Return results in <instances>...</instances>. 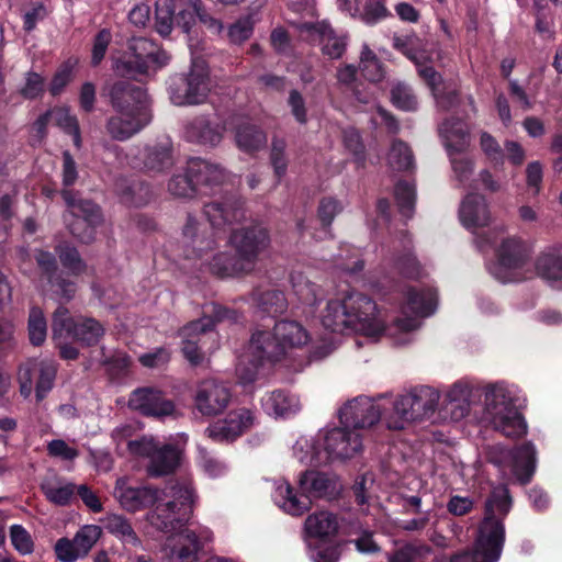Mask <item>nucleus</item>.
I'll list each match as a JSON object with an SVG mask.
<instances>
[{
	"instance_id": "obj_64",
	"label": "nucleus",
	"mask_w": 562,
	"mask_h": 562,
	"mask_svg": "<svg viewBox=\"0 0 562 562\" xmlns=\"http://www.w3.org/2000/svg\"><path fill=\"white\" fill-rule=\"evenodd\" d=\"M199 463L204 473L210 477H218L227 471L226 464L207 452L204 448H199Z\"/></svg>"
},
{
	"instance_id": "obj_8",
	"label": "nucleus",
	"mask_w": 562,
	"mask_h": 562,
	"mask_svg": "<svg viewBox=\"0 0 562 562\" xmlns=\"http://www.w3.org/2000/svg\"><path fill=\"white\" fill-rule=\"evenodd\" d=\"M57 373V363L50 359H30L21 364L18 372L20 393L29 397L34 387L36 400L42 401L53 389Z\"/></svg>"
},
{
	"instance_id": "obj_28",
	"label": "nucleus",
	"mask_w": 562,
	"mask_h": 562,
	"mask_svg": "<svg viewBox=\"0 0 562 562\" xmlns=\"http://www.w3.org/2000/svg\"><path fill=\"white\" fill-rule=\"evenodd\" d=\"M440 136L449 155L461 154L470 145V134L464 122L447 120L439 127Z\"/></svg>"
},
{
	"instance_id": "obj_31",
	"label": "nucleus",
	"mask_w": 562,
	"mask_h": 562,
	"mask_svg": "<svg viewBox=\"0 0 562 562\" xmlns=\"http://www.w3.org/2000/svg\"><path fill=\"white\" fill-rule=\"evenodd\" d=\"M204 213L215 227L239 222L244 217L241 205L236 201L211 202L205 205Z\"/></svg>"
},
{
	"instance_id": "obj_23",
	"label": "nucleus",
	"mask_w": 562,
	"mask_h": 562,
	"mask_svg": "<svg viewBox=\"0 0 562 562\" xmlns=\"http://www.w3.org/2000/svg\"><path fill=\"white\" fill-rule=\"evenodd\" d=\"M247 353L257 362L273 363L282 358V348L274 339V331L258 330L251 336Z\"/></svg>"
},
{
	"instance_id": "obj_59",
	"label": "nucleus",
	"mask_w": 562,
	"mask_h": 562,
	"mask_svg": "<svg viewBox=\"0 0 562 562\" xmlns=\"http://www.w3.org/2000/svg\"><path fill=\"white\" fill-rule=\"evenodd\" d=\"M416 192L415 187L401 181L395 186V199L403 215L409 217L413 213Z\"/></svg>"
},
{
	"instance_id": "obj_3",
	"label": "nucleus",
	"mask_w": 562,
	"mask_h": 562,
	"mask_svg": "<svg viewBox=\"0 0 562 562\" xmlns=\"http://www.w3.org/2000/svg\"><path fill=\"white\" fill-rule=\"evenodd\" d=\"M321 322L333 333H356L372 340H378L386 329L376 303L355 290L340 291L329 299Z\"/></svg>"
},
{
	"instance_id": "obj_48",
	"label": "nucleus",
	"mask_w": 562,
	"mask_h": 562,
	"mask_svg": "<svg viewBox=\"0 0 562 562\" xmlns=\"http://www.w3.org/2000/svg\"><path fill=\"white\" fill-rule=\"evenodd\" d=\"M103 527L123 542L136 544L137 535L126 518L117 514H108L100 520Z\"/></svg>"
},
{
	"instance_id": "obj_52",
	"label": "nucleus",
	"mask_w": 562,
	"mask_h": 562,
	"mask_svg": "<svg viewBox=\"0 0 562 562\" xmlns=\"http://www.w3.org/2000/svg\"><path fill=\"white\" fill-rule=\"evenodd\" d=\"M360 69L362 75L372 82H378L384 77V70L375 54L364 45L360 56Z\"/></svg>"
},
{
	"instance_id": "obj_62",
	"label": "nucleus",
	"mask_w": 562,
	"mask_h": 562,
	"mask_svg": "<svg viewBox=\"0 0 562 562\" xmlns=\"http://www.w3.org/2000/svg\"><path fill=\"white\" fill-rule=\"evenodd\" d=\"M430 552L427 546L406 544L389 558L390 562H420Z\"/></svg>"
},
{
	"instance_id": "obj_18",
	"label": "nucleus",
	"mask_w": 562,
	"mask_h": 562,
	"mask_svg": "<svg viewBox=\"0 0 562 562\" xmlns=\"http://www.w3.org/2000/svg\"><path fill=\"white\" fill-rule=\"evenodd\" d=\"M502 458L491 454V460L499 465L510 468L513 475L522 484L530 481L536 469V449L532 443H525L515 451L501 450Z\"/></svg>"
},
{
	"instance_id": "obj_15",
	"label": "nucleus",
	"mask_w": 562,
	"mask_h": 562,
	"mask_svg": "<svg viewBox=\"0 0 562 562\" xmlns=\"http://www.w3.org/2000/svg\"><path fill=\"white\" fill-rule=\"evenodd\" d=\"M323 441L325 450L323 458H326V462L329 459L352 458L362 448L360 434L345 426L327 430Z\"/></svg>"
},
{
	"instance_id": "obj_41",
	"label": "nucleus",
	"mask_w": 562,
	"mask_h": 562,
	"mask_svg": "<svg viewBox=\"0 0 562 562\" xmlns=\"http://www.w3.org/2000/svg\"><path fill=\"white\" fill-rule=\"evenodd\" d=\"M237 147L245 153H254L262 149L267 144L266 134L257 126L243 123L235 132Z\"/></svg>"
},
{
	"instance_id": "obj_6",
	"label": "nucleus",
	"mask_w": 562,
	"mask_h": 562,
	"mask_svg": "<svg viewBox=\"0 0 562 562\" xmlns=\"http://www.w3.org/2000/svg\"><path fill=\"white\" fill-rule=\"evenodd\" d=\"M212 89L209 67L204 59L193 58L189 74L170 86V100L175 105H196L206 101Z\"/></svg>"
},
{
	"instance_id": "obj_58",
	"label": "nucleus",
	"mask_w": 562,
	"mask_h": 562,
	"mask_svg": "<svg viewBox=\"0 0 562 562\" xmlns=\"http://www.w3.org/2000/svg\"><path fill=\"white\" fill-rule=\"evenodd\" d=\"M101 535V527L97 525H86L77 531L74 539L77 547L79 548V551L87 555L91 548L100 539Z\"/></svg>"
},
{
	"instance_id": "obj_42",
	"label": "nucleus",
	"mask_w": 562,
	"mask_h": 562,
	"mask_svg": "<svg viewBox=\"0 0 562 562\" xmlns=\"http://www.w3.org/2000/svg\"><path fill=\"white\" fill-rule=\"evenodd\" d=\"M60 314L53 315L52 322V338L59 349V356L65 360H75L79 356V350L69 342L71 336L69 329H67L66 323L59 316Z\"/></svg>"
},
{
	"instance_id": "obj_20",
	"label": "nucleus",
	"mask_w": 562,
	"mask_h": 562,
	"mask_svg": "<svg viewBox=\"0 0 562 562\" xmlns=\"http://www.w3.org/2000/svg\"><path fill=\"white\" fill-rule=\"evenodd\" d=\"M54 314H63L59 316L66 323L65 327L69 329L71 339L85 346L97 344L104 334L103 326L97 319L81 316L71 317L69 311L64 306L57 307Z\"/></svg>"
},
{
	"instance_id": "obj_37",
	"label": "nucleus",
	"mask_w": 562,
	"mask_h": 562,
	"mask_svg": "<svg viewBox=\"0 0 562 562\" xmlns=\"http://www.w3.org/2000/svg\"><path fill=\"white\" fill-rule=\"evenodd\" d=\"M41 488L45 497L58 506L67 505L75 494V484L67 482L57 475H50L43 480Z\"/></svg>"
},
{
	"instance_id": "obj_29",
	"label": "nucleus",
	"mask_w": 562,
	"mask_h": 562,
	"mask_svg": "<svg viewBox=\"0 0 562 562\" xmlns=\"http://www.w3.org/2000/svg\"><path fill=\"white\" fill-rule=\"evenodd\" d=\"M300 487L306 498L330 497L337 492L336 483L326 474L306 471L300 479Z\"/></svg>"
},
{
	"instance_id": "obj_36",
	"label": "nucleus",
	"mask_w": 562,
	"mask_h": 562,
	"mask_svg": "<svg viewBox=\"0 0 562 562\" xmlns=\"http://www.w3.org/2000/svg\"><path fill=\"white\" fill-rule=\"evenodd\" d=\"M308 536L327 539L337 533L339 524L336 515L329 512H318L310 515L304 524Z\"/></svg>"
},
{
	"instance_id": "obj_55",
	"label": "nucleus",
	"mask_w": 562,
	"mask_h": 562,
	"mask_svg": "<svg viewBox=\"0 0 562 562\" xmlns=\"http://www.w3.org/2000/svg\"><path fill=\"white\" fill-rule=\"evenodd\" d=\"M59 259L64 268H66L71 274L79 276L87 269L86 263L79 256L77 249L69 245H60L57 248Z\"/></svg>"
},
{
	"instance_id": "obj_45",
	"label": "nucleus",
	"mask_w": 562,
	"mask_h": 562,
	"mask_svg": "<svg viewBox=\"0 0 562 562\" xmlns=\"http://www.w3.org/2000/svg\"><path fill=\"white\" fill-rule=\"evenodd\" d=\"M168 191L178 199H192L198 193V187L194 176L189 172V162L187 167L175 173L168 182Z\"/></svg>"
},
{
	"instance_id": "obj_60",
	"label": "nucleus",
	"mask_w": 562,
	"mask_h": 562,
	"mask_svg": "<svg viewBox=\"0 0 562 562\" xmlns=\"http://www.w3.org/2000/svg\"><path fill=\"white\" fill-rule=\"evenodd\" d=\"M260 307L272 315L281 314L286 310V300L279 290H268L258 299Z\"/></svg>"
},
{
	"instance_id": "obj_46",
	"label": "nucleus",
	"mask_w": 562,
	"mask_h": 562,
	"mask_svg": "<svg viewBox=\"0 0 562 562\" xmlns=\"http://www.w3.org/2000/svg\"><path fill=\"white\" fill-rule=\"evenodd\" d=\"M169 55L156 43L143 40V75L150 76L165 67Z\"/></svg>"
},
{
	"instance_id": "obj_11",
	"label": "nucleus",
	"mask_w": 562,
	"mask_h": 562,
	"mask_svg": "<svg viewBox=\"0 0 562 562\" xmlns=\"http://www.w3.org/2000/svg\"><path fill=\"white\" fill-rule=\"evenodd\" d=\"M295 29L302 41L318 45L322 54L327 58L339 59L342 57L347 47V38L344 35H338L326 20L297 23Z\"/></svg>"
},
{
	"instance_id": "obj_40",
	"label": "nucleus",
	"mask_w": 562,
	"mask_h": 562,
	"mask_svg": "<svg viewBox=\"0 0 562 562\" xmlns=\"http://www.w3.org/2000/svg\"><path fill=\"white\" fill-rule=\"evenodd\" d=\"M537 273L547 280L562 279V247H552L543 251L536 261Z\"/></svg>"
},
{
	"instance_id": "obj_25",
	"label": "nucleus",
	"mask_w": 562,
	"mask_h": 562,
	"mask_svg": "<svg viewBox=\"0 0 562 562\" xmlns=\"http://www.w3.org/2000/svg\"><path fill=\"white\" fill-rule=\"evenodd\" d=\"M274 339L282 348V357L291 349H297L307 344L310 336L297 322L281 321L274 325Z\"/></svg>"
},
{
	"instance_id": "obj_33",
	"label": "nucleus",
	"mask_w": 562,
	"mask_h": 562,
	"mask_svg": "<svg viewBox=\"0 0 562 562\" xmlns=\"http://www.w3.org/2000/svg\"><path fill=\"white\" fill-rule=\"evenodd\" d=\"M47 122L54 123L55 125L63 128L66 133L72 135L74 144L76 147L81 146L78 121L76 116L70 114L67 108H56L48 111L36 121L35 125L37 126L38 131H42L46 126Z\"/></svg>"
},
{
	"instance_id": "obj_2",
	"label": "nucleus",
	"mask_w": 562,
	"mask_h": 562,
	"mask_svg": "<svg viewBox=\"0 0 562 562\" xmlns=\"http://www.w3.org/2000/svg\"><path fill=\"white\" fill-rule=\"evenodd\" d=\"M182 236L184 256L188 259L207 261L211 271L222 278L252 272L259 254L269 246L270 241L267 229L260 225L238 227L232 231L227 241L234 255L218 252L209 261V254L216 245L212 231L202 228L194 217L188 216Z\"/></svg>"
},
{
	"instance_id": "obj_26",
	"label": "nucleus",
	"mask_w": 562,
	"mask_h": 562,
	"mask_svg": "<svg viewBox=\"0 0 562 562\" xmlns=\"http://www.w3.org/2000/svg\"><path fill=\"white\" fill-rule=\"evenodd\" d=\"M529 248L516 237L504 238L497 249L499 269L517 270L529 257Z\"/></svg>"
},
{
	"instance_id": "obj_38",
	"label": "nucleus",
	"mask_w": 562,
	"mask_h": 562,
	"mask_svg": "<svg viewBox=\"0 0 562 562\" xmlns=\"http://www.w3.org/2000/svg\"><path fill=\"white\" fill-rule=\"evenodd\" d=\"M114 497L128 512L140 508V488L137 480L128 476L119 477L114 487Z\"/></svg>"
},
{
	"instance_id": "obj_19",
	"label": "nucleus",
	"mask_w": 562,
	"mask_h": 562,
	"mask_svg": "<svg viewBox=\"0 0 562 562\" xmlns=\"http://www.w3.org/2000/svg\"><path fill=\"white\" fill-rule=\"evenodd\" d=\"M386 404L384 423L389 429L402 430L414 422H418V414L412 391L397 395L394 400L382 397Z\"/></svg>"
},
{
	"instance_id": "obj_13",
	"label": "nucleus",
	"mask_w": 562,
	"mask_h": 562,
	"mask_svg": "<svg viewBox=\"0 0 562 562\" xmlns=\"http://www.w3.org/2000/svg\"><path fill=\"white\" fill-rule=\"evenodd\" d=\"M231 401V389L216 379H205L195 387L194 406L203 416L221 414L228 407Z\"/></svg>"
},
{
	"instance_id": "obj_12",
	"label": "nucleus",
	"mask_w": 562,
	"mask_h": 562,
	"mask_svg": "<svg viewBox=\"0 0 562 562\" xmlns=\"http://www.w3.org/2000/svg\"><path fill=\"white\" fill-rule=\"evenodd\" d=\"M386 408L382 398L373 401L369 397L359 396L346 403L339 411V422L341 426L359 432L361 429L372 427L380 419L384 420Z\"/></svg>"
},
{
	"instance_id": "obj_17",
	"label": "nucleus",
	"mask_w": 562,
	"mask_h": 562,
	"mask_svg": "<svg viewBox=\"0 0 562 562\" xmlns=\"http://www.w3.org/2000/svg\"><path fill=\"white\" fill-rule=\"evenodd\" d=\"M214 327V321L204 316L191 322L180 330L181 351L191 366H200L204 361V353L201 351L202 337Z\"/></svg>"
},
{
	"instance_id": "obj_30",
	"label": "nucleus",
	"mask_w": 562,
	"mask_h": 562,
	"mask_svg": "<svg viewBox=\"0 0 562 562\" xmlns=\"http://www.w3.org/2000/svg\"><path fill=\"white\" fill-rule=\"evenodd\" d=\"M223 131L220 125H211L205 116H199L187 124L184 133L190 142L216 146L223 138Z\"/></svg>"
},
{
	"instance_id": "obj_54",
	"label": "nucleus",
	"mask_w": 562,
	"mask_h": 562,
	"mask_svg": "<svg viewBox=\"0 0 562 562\" xmlns=\"http://www.w3.org/2000/svg\"><path fill=\"white\" fill-rule=\"evenodd\" d=\"M293 451L295 457L302 463L318 465L326 462V458H323V453L315 449L312 439L300 438L295 442Z\"/></svg>"
},
{
	"instance_id": "obj_35",
	"label": "nucleus",
	"mask_w": 562,
	"mask_h": 562,
	"mask_svg": "<svg viewBox=\"0 0 562 562\" xmlns=\"http://www.w3.org/2000/svg\"><path fill=\"white\" fill-rule=\"evenodd\" d=\"M139 90L124 81L115 83L111 90L113 106L122 114L138 115Z\"/></svg>"
},
{
	"instance_id": "obj_50",
	"label": "nucleus",
	"mask_w": 562,
	"mask_h": 562,
	"mask_svg": "<svg viewBox=\"0 0 562 562\" xmlns=\"http://www.w3.org/2000/svg\"><path fill=\"white\" fill-rule=\"evenodd\" d=\"M413 155L409 147L401 142L394 140L387 155V164L394 170H408L413 166Z\"/></svg>"
},
{
	"instance_id": "obj_57",
	"label": "nucleus",
	"mask_w": 562,
	"mask_h": 562,
	"mask_svg": "<svg viewBox=\"0 0 562 562\" xmlns=\"http://www.w3.org/2000/svg\"><path fill=\"white\" fill-rule=\"evenodd\" d=\"M262 366L265 364L257 362L256 359L246 352L241 356L236 368L238 381L244 385L255 382L258 379L259 369Z\"/></svg>"
},
{
	"instance_id": "obj_47",
	"label": "nucleus",
	"mask_w": 562,
	"mask_h": 562,
	"mask_svg": "<svg viewBox=\"0 0 562 562\" xmlns=\"http://www.w3.org/2000/svg\"><path fill=\"white\" fill-rule=\"evenodd\" d=\"M136 38L132 37L128 43L132 55L125 53L122 57L114 59V71L122 78L137 79L140 74V60L136 54Z\"/></svg>"
},
{
	"instance_id": "obj_22",
	"label": "nucleus",
	"mask_w": 562,
	"mask_h": 562,
	"mask_svg": "<svg viewBox=\"0 0 562 562\" xmlns=\"http://www.w3.org/2000/svg\"><path fill=\"white\" fill-rule=\"evenodd\" d=\"M472 387L463 382H456L445 394L442 411L452 420H460L470 412Z\"/></svg>"
},
{
	"instance_id": "obj_21",
	"label": "nucleus",
	"mask_w": 562,
	"mask_h": 562,
	"mask_svg": "<svg viewBox=\"0 0 562 562\" xmlns=\"http://www.w3.org/2000/svg\"><path fill=\"white\" fill-rule=\"evenodd\" d=\"M459 218L461 224L469 231L488 225L491 212L485 196L479 193L468 194L461 202Z\"/></svg>"
},
{
	"instance_id": "obj_14",
	"label": "nucleus",
	"mask_w": 562,
	"mask_h": 562,
	"mask_svg": "<svg viewBox=\"0 0 562 562\" xmlns=\"http://www.w3.org/2000/svg\"><path fill=\"white\" fill-rule=\"evenodd\" d=\"M149 459L147 472L150 476H162L173 472L180 464L182 450L175 445H161L154 438L143 437V456Z\"/></svg>"
},
{
	"instance_id": "obj_61",
	"label": "nucleus",
	"mask_w": 562,
	"mask_h": 562,
	"mask_svg": "<svg viewBox=\"0 0 562 562\" xmlns=\"http://www.w3.org/2000/svg\"><path fill=\"white\" fill-rule=\"evenodd\" d=\"M392 100L402 110L413 111L417 109V99L407 85H395L392 89Z\"/></svg>"
},
{
	"instance_id": "obj_7",
	"label": "nucleus",
	"mask_w": 562,
	"mask_h": 562,
	"mask_svg": "<svg viewBox=\"0 0 562 562\" xmlns=\"http://www.w3.org/2000/svg\"><path fill=\"white\" fill-rule=\"evenodd\" d=\"M61 196L69 207V215L75 217L70 222L68 215H65L71 234L83 243L91 241L94 228L103 221L100 207L91 201L76 200L75 193L70 190H63Z\"/></svg>"
},
{
	"instance_id": "obj_24",
	"label": "nucleus",
	"mask_w": 562,
	"mask_h": 562,
	"mask_svg": "<svg viewBox=\"0 0 562 562\" xmlns=\"http://www.w3.org/2000/svg\"><path fill=\"white\" fill-rule=\"evenodd\" d=\"M189 172L194 176L198 189L200 187L213 188L229 179V173L223 167L201 158L189 160Z\"/></svg>"
},
{
	"instance_id": "obj_51",
	"label": "nucleus",
	"mask_w": 562,
	"mask_h": 562,
	"mask_svg": "<svg viewBox=\"0 0 562 562\" xmlns=\"http://www.w3.org/2000/svg\"><path fill=\"white\" fill-rule=\"evenodd\" d=\"M390 15L384 1L369 0L353 18H358L368 25H374Z\"/></svg>"
},
{
	"instance_id": "obj_1",
	"label": "nucleus",
	"mask_w": 562,
	"mask_h": 562,
	"mask_svg": "<svg viewBox=\"0 0 562 562\" xmlns=\"http://www.w3.org/2000/svg\"><path fill=\"white\" fill-rule=\"evenodd\" d=\"M194 491L190 483H177L169 492L143 486V509L151 508L147 519L157 529L169 533L164 544L167 562H198L202 550L201 539L209 540L206 533L198 535L186 526L192 515ZM205 562H231L214 557Z\"/></svg>"
},
{
	"instance_id": "obj_9",
	"label": "nucleus",
	"mask_w": 562,
	"mask_h": 562,
	"mask_svg": "<svg viewBox=\"0 0 562 562\" xmlns=\"http://www.w3.org/2000/svg\"><path fill=\"white\" fill-rule=\"evenodd\" d=\"M436 293L432 290L408 289L405 293V303L402 307V316L393 326L396 334H409L420 326V318L435 312Z\"/></svg>"
},
{
	"instance_id": "obj_44",
	"label": "nucleus",
	"mask_w": 562,
	"mask_h": 562,
	"mask_svg": "<svg viewBox=\"0 0 562 562\" xmlns=\"http://www.w3.org/2000/svg\"><path fill=\"white\" fill-rule=\"evenodd\" d=\"M109 134L116 140H126L139 128V120L136 114H120L111 117L106 125Z\"/></svg>"
},
{
	"instance_id": "obj_53",
	"label": "nucleus",
	"mask_w": 562,
	"mask_h": 562,
	"mask_svg": "<svg viewBox=\"0 0 562 562\" xmlns=\"http://www.w3.org/2000/svg\"><path fill=\"white\" fill-rule=\"evenodd\" d=\"M145 166L147 170L160 172L172 166V158L168 143L157 148L148 149Z\"/></svg>"
},
{
	"instance_id": "obj_10",
	"label": "nucleus",
	"mask_w": 562,
	"mask_h": 562,
	"mask_svg": "<svg viewBox=\"0 0 562 562\" xmlns=\"http://www.w3.org/2000/svg\"><path fill=\"white\" fill-rule=\"evenodd\" d=\"M200 16L196 3L191 0H156L154 22L155 29L160 35H168L172 30L173 21L188 32Z\"/></svg>"
},
{
	"instance_id": "obj_63",
	"label": "nucleus",
	"mask_w": 562,
	"mask_h": 562,
	"mask_svg": "<svg viewBox=\"0 0 562 562\" xmlns=\"http://www.w3.org/2000/svg\"><path fill=\"white\" fill-rule=\"evenodd\" d=\"M480 147L490 161L495 165L504 162V153L498 142L487 132L480 135Z\"/></svg>"
},
{
	"instance_id": "obj_49",
	"label": "nucleus",
	"mask_w": 562,
	"mask_h": 562,
	"mask_svg": "<svg viewBox=\"0 0 562 562\" xmlns=\"http://www.w3.org/2000/svg\"><path fill=\"white\" fill-rule=\"evenodd\" d=\"M292 288L297 299L306 305H315L322 296V289L302 273L292 276Z\"/></svg>"
},
{
	"instance_id": "obj_39",
	"label": "nucleus",
	"mask_w": 562,
	"mask_h": 562,
	"mask_svg": "<svg viewBox=\"0 0 562 562\" xmlns=\"http://www.w3.org/2000/svg\"><path fill=\"white\" fill-rule=\"evenodd\" d=\"M175 412L172 401L166 398L160 391L143 387V415L162 418Z\"/></svg>"
},
{
	"instance_id": "obj_5",
	"label": "nucleus",
	"mask_w": 562,
	"mask_h": 562,
	"mask_svg": "<svg viewBox=\"0 0 562 562\" xmlns=\"http://www.w3.org/2000/svg\"><path fill=\"white\" fill-rule=\"evenodd\" d=\"M519 392L505 383L487 385L484 392V419L506 437H520L527 425L519 412Z\"/></svg>"
},
{
	"instance_id": "obj_56",
	"label": "nucleus",
	"mask_w": 562,
	"mask_h": 562,
	"mask_svg": "<svg viewBox=\"0 0 562 562\" xmlns=\"http://www.w3.org/2000/svg\"><path fill=\"white\" fill-rule=\"evenodd\" d=\"M47 334V325L41 308L32 307L29 316V336L33 345L40 346L44 342Z\"/></svg>"
},
{
	"instance_id": "obj_34",
	"label": "nucleus",
	"mask_w": 562,
	"mask_h": 562,
	"mask_svg": "<svg viewBox=\"0 0 562 562\" xmlns=\"http://www.w3.org/2000/svg\"><path fill=\"white\" fill-rule=\"evenodd\" d=\"M419 76L430 88L439 108L448 110L457 104V92L454 90L445 92L446 87L443 86L442 78L432 67H422Z\"/></svg>"
},
{
	"instance_id": "obj_27",
	"label": "nucleus",
	"mask_w": 562,
	"mask_h": 562,
	"mask_svg": "<svg viewBox=\"0 0 562 562\" xmlns=\"http://www.w3.org/2000/svg\"><path fill=\"white\" fill-rule=\"evenodd\" d=\"M265 412L276 417H289L301 409L300 400L283 390H276L267 393L261 398Z\"/></svg>"
},
{
	"instance_id": "obj_16",
	"label": "nucleus",
	"mask_w": 562,
	"mask_h": 562,
	"mask_svg": "<svg viewBox=\"0 0 562 562\" xmlns=\"http://www.w3.org/2000/svg\"><path fill=\"white\" fill-rule=\"evenodd\" d=\"M255 417L248 408H237L229 412L205 429V434L214 441H231L239 437L254 425Z\"/></svg>"
},
{
	"instance_id": "obj_32",
	"label": "nucleus",
	"mask_w": 562,
	"mask_h": 562,
	"mask_svg": "<svg viewBox=\"0 0 562 562\" xmlns=\"http://www.w3.org/2000/svg\"><path fill=\"white\" fill-rule=\"evenodd\" d=\"M273 499L274 503L285 513L293 515V516H300L303 513H305L310 506L311 501L306 498V495L304 497H299L294 492L291 485L285 482H279L276 485L274 492H273Z\"/></svg>"
},
{
	"instance_id": "obj_4",
	"label": "nucleus",
	"mask_w": 562,
	"mask_h": 562,
	"mask_svg": "<svg viewBox=\"0 0 562 562\" xmlns=\"http://www.w3.org/2000/svg\"><path fill=\"white\" fill-rule=\"evenodd\" d=\"M510 507L512 498L508 488L505 485L494 487L485 502L484 519L480 526L474 550L453 554L450 562H497L505 540L503 520Z\"/></svg>"
},
{
	"instance_id": "obj_43",
	"label": "nucleus",
	"mask_w": 562,
	"mask_h": 562,
	"mask_svg": "<svg viewBox=\"0 0 562 562\" xmlns=\"http://www.w3.org/2000/svg\"><path fill=\"white\" fill-rule=\"evenodd\" d=\"M414 403L417 409L418 419L423 420L430 417L438 407L440 393L438 390L420 385L411 390Z\"/></svg>"
}]
</instances>
